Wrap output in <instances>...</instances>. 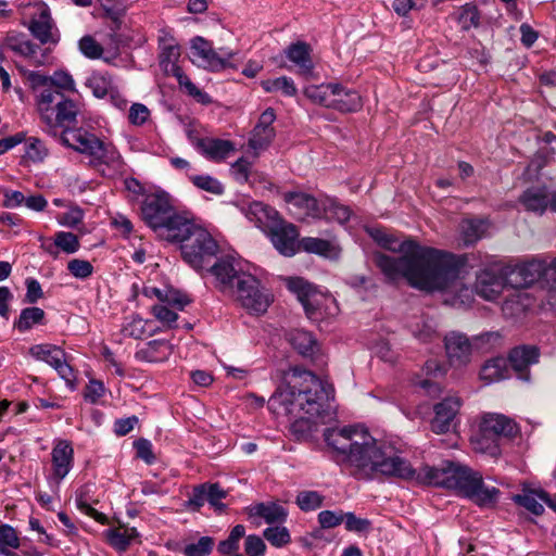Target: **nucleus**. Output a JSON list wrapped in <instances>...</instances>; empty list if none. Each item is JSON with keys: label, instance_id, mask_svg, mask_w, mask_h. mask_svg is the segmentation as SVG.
<instances>
[{"label": "nucleus", "instance_id": "obj_1", "mask_svg": "<svg viewBox=\"0 0 556 556\" xmlns=\"http://www.w3.org/2000/svg\"><path fill=\"white\" fill-rule=\"evenodd\" d=\"M327 445L358 479L397 478L421 485L455 490L479 507H493L500 490L484 483L482 475L467 466L444 460L439 466L412 467L394 446L376 440L366 429L353 426L327 429Z\"/></svg>", "mask_w": 556, "mask_h": 556}, {"label": "nucleus", "instance_id": "obj_2", "mask_svg": "<svg viewBox=\"0 0 556 556\" xmlns=\"http://www.w3.org/2000/svg\"><path fill=\"white\" fill-rule=\"evenodd\" d=\"M370 236L382 248L402 254L399 257L380 252L374 254L376 266L388 281L404 278L410 287L421 291H451L457 293L460 303L470 300L472 291L460 280V263L455 255L420 245L412 239L399 241L380 229L371 230Z\"/></svg>", "mask_w": 556, "mask_h": 556}, {"label": "nucleus", "instance_id": "obj_3", "mask_svg": "<svg viewBox=\"0 0 556 556\" xmlns=\"http://www.w3.org/2000/svg\"><path fill=\"white\" fill-rule=\"evenodd\" d=\"M328 401L323 382L311 371L294 367L286 374V384L268 400V408L276 416L288 417L295 440L306 441L317 431L329 408Z\"/></svg>", "mask_w": 556, "mask_h": 556}, {"label": "nucleus", "instance_id": "obj_4", "mask_svg": "<svg viewBox=\"0 0 556 556\" xmlns=\"http://www.w3.org/2000/svg\"><path fill=\"white\" fill-rule=\"evenodd\" d=\"M60 140L64 146L89 155L96 164H106L113 168L123 165L122 156L112 143L104 142L84 128H66Z\"/></svg>", "mask_w": 556, "mask_h": 556}, {"label": "nucleus", "instance_id": "obj_5", "mask_svg": "<svg viewBox=\"0 0 556 556\" xmlns=\"http://www.w3.org/2000/svg\"><path fill=\"white\" fill-rule=\"evenodd\" d=\"M217 251L216 241L202 227L195 229L190 239L181 244L184 260L195 269H203Z\"/></svg>", "mask_w": 556, "mask_h": 556}, {"label": "nucleus", "instance_id": "obj_6", "mask_svg": "<svg viewBox=\"0 0 556 556\" xmlns=\"http://www.w3.org/2000/svg\"><path fill=\"white\" fill-rule=\"evenodd\" d=\"M242 307L260 314L266 312L269 306V298L260 287V281L248 273H241L233 291H229Z\"/></svg>", "mask_w": 556, "mask_h": 556}, {"label": "nucleus", "instance_id": "obj_7", "mask_svg": "<svg viewBox=\"0 0 556 556\" xmlns=\"http://www.w3.org/2000/svg\"><path fill=\"white\" fill-rule=\"evenodd\" d=\"M174 212L170 198L164 192L148 194L141 204L142 219L156 232Z\"/></svg>", "mask_w": 556, "mask_h": 556}, {"label": "nucleus", "instance_id": "obj_8", "mask_svg": "<svg viewBox=\"0 0 556 556\" xmlns=\"http://www.w3.org/2000/svg\"><path fill=\"white\" fill-rule=\"evenodd\" d=\"M29 354L36 359L46 362L53 367L60 377L68 384L75 381V374L72 366L67 363L65 352L53 344H37L29 349Z\"/></svg>", "mask_w": 556, "mask_h": 556}, {"label": "nucleus", "instance_id": "obj_9", "mask_svg": "<svg viewBox=\"0 0 556 556\" xmlns=\"http://www.w3.org/2000/svg\"><path fill=\"white\" fill-rule=\"evenodd\" d=\"M519 432L517 424L509 417L489 413L485 414L480 422L481 440H491L492 442L501 438L511 439Z\"/></svg>", "mask_w": 556, "mask_h": 556}, {"label": "nucleus", "instance_id": "obj_10", "mask_svg": "<svg viewBox=\"0 0 556 556\" xmlns=\"http://www.w3.org/2000/svg\"><path fill=\"white\" fill-rule=\"evenodd\" d=\"M199 227L190 218L175 211L156 233L163 240L184 244Z\"/></svg>", "mask_w": 556, "mask_h": 556}, {"label": "nucleus", "instance_id": "obj_11", "mask_svg": "<svg viewBox=\"0 0 556 556\" xmlns=\"http://www.w3.org/2000/svg\"><path fill=\"white\" fill-rule=\"evenodd\" d=\"M267 235L280 254L293 256L299 251V231L293 224L281 219Z\"/></svg>", "mask_w": 556, "mask_h": 556}, {"label": "nucleus", "instance_id": "obj_12", "mask_svg": "<svg viewBox=\"0 0 556 556\" xmlns=\"http://www.w3.org/2000/svg\"><path fill=\"white\" fill-rule=\"evenodd\" d=\"M191 53L199 60V64L212 71H219L229 65L231 52L218 53L211 43L202 37H195L191 41Z\"/></svg>", "mask_w": 556, "mask_h": 556}, {"label": "nucleus", "instance_id": "obj_13", "mask_svg": "<svg viewBox=\"0 0 556 556\" xmlns=\"http://www.w3.org/2000/svg\"><path fill=\"white\" fill-rule=\"evenodd\" d=\"M444 348L451 365L463 366L470 362L472 345L466 334L448 332L444 337Z\"/></svg>", "mask_w": 556, "mask_h": 556}, {"label": "nucleus", "instance_id": "obj_14", "mask_svg": "<svg viewBox=\"0 0 556 556\" xmlns=\"http://www.w3.org/2000/svg\"><path fill=\"white\" fill-rule=\"evenodd\" d=\"M189 139L195 149L213 162H222L235 151V146L229 140L193 137L191 132H189Z\"/></svg>", "mask_w": 556, "mask_h": 556}, {"label": "nucleus", "instance_id": "obj_15", "mask_svg": "<svg viewBox=\"0 0 556 556\" xmlns=\"http://www.w3.org/2000/svg\"><path fill=\"white\" fill-rule=\"evenodd\" d=\"M546 263L541 260H532L517 266L509 276V282L517 288H526L532 283L545 281Z\"/></svg>", "mask_w": 556, "mask_h": 556}, {"label": "nucleus", "instance_id": "obj_16", "mask_svg": "<svg viewBox=\"0 0 556 556\" xmlns=\"http://www.w3.org/2000/svg\"><path fill=\"white\" fill-rule=\"evenodd\" d=\"M460 407V400L457 396H447L434 406V417L431 420L433 432L441 434L450 431Z\"/></svg>", "mask_w": 556, "mask_h": 556}, {"label": "nucleus", "instance_id": "obj_17", "mask_svg": "<svg viewBox=\"0 0 556 556\" xmlns=\"http://www.w3.org/2000/svg\"><path fill=\"white\" fill-rule=\"evenodd\" d=\"M289 289L296 294L309 319L318 317V293L315 288L302 278H291L288 281Z\"/></svg>", "mask_w": 556, "mask_h": 556}, {"label": "nucleus", "instance_id": "obj_18", "mask_svg": "<svg viewBox=\"0 0 556 556\" xmlns=\"http://www.w3.org/2000/svg\"><path fill=\"white\" fill-rule=\"evenodd\" d=\"M244 213L251 222L266 233L281 220L279 213L263 202L250 203Z\"/></svg>", "mask_w": 556, "mask_h": 556}, {"label": "nucleus", "instance_id": "obj_19", "mask_svg": "<svg viewBox=\"0 0 556 556\" xmlns=\"http://www.w3.org/2000/svg\"><path fill=\"white\" fill-rule=\"evenodd\" d=\"M538 359V348L532 345H522L510 351L507 363L509 362L520 379L527 381L530 378L529 366L535 364Z\"/></svg>", "mask_w": 556, "mask_h": 556}, {"label": "nucleus", "instance_id": "obj_20", "mask_svg": "<svg viewBox=\"0 0 556 556\" xmlns=\"http://www.w3.org/2000/svg\"><path fill=\"white\" fill-rule=\"evenodd\" d=\"M283 200L303 217L323 218V206L315 197L305 192H286Z\"/></svg>", "mask_w": 556, "mask_h": 556}, {"label": "nucleus", "instance_id": "obj_21", "mask_svg": "<svg viewBox=\"0 0 556 556\" xmlns=\"http://www.w3.org/2000/svg\"><path fill=\"white\" fill-rule=\"evenodd\" d=\"M503 288V278L490 269L482 270L477 276L475 291L484 300H495L502 293Z\"/></svg>", "mask_w": 556, "mask_h": 556}, {"label": "nucleus", "instance_id": "obj_22", "mask_svg": "<svg viewBox=\"0 0 556 556\" xmlns=\"http://www.w3.org/2000/svg\"><path fill=\"white\" fill-rule=\"evenodd\" d=\"M210 271L216 278L218 287L223 292L233 291L238 282V277L242 271H238L229 258H220L215 262Z\"/></svg>", "mask_w": 556, "mask_h": 556}, {"label": "nucleus", "instance_id": "obj_23", "mask_svg": "<svg viewBox=\"0 0 556 556\" xmlns=\"http://www.w3.org/2000/svg\"><path fill=\"white\" fill-rule=\"evenodd\" d=\"M63 93L52 87L43 88L37 98V108L42 121L50 127L54 125V110L62 100Z\"/></svg>", "mask_w": 556, "mask_h": 556}, {"label": "nucleus", "instance_id": "obj_24", "mask_svg": "<svg viewBox=\"0 0 556 556\" xmlns=\"http://www.w3.org/2000/svg\"><path fill=\"white\" fill-rule=\"evenodd\" d=\"M53 473L62 480L71 470L74 451L67 441H60L52 450Z\"/></svg>", "mask_w": 556, "mask_h": 556}, {"label": "nucleus", "instance_id": "obj_25", "mask_svg": "<svg viewBox=\"0 0 556 556\" xmlns=\"http://www.w3.org/2000/svg\"><path fill=\"white\" fill-rule=\"evenodd\" d=\"M288 341L303 357L314 358L319 352V345L314 336L305 330L296 329L288 333Z\"/></svg>", "mask_w": 556, "mask_h": 556}, {"label": "nucleus", "instance_id": "obj_26", "mask_svg": "<svg viewBox=\"0 0 556 556\" xmlns=\"http://www.w3.org/2000/svg\"><path fill=\"white\" fill-rule=\"evenodd\" d=\"M250 518L261 517L267 523L283 522L287 518V510L274 502L256 503L245 508Z\"/></svg>", "mask_w": 556, "mask_h": 556}, {"label": "nucleus", "instance_id": "obj_27", "mask_svg": "<svg viewBox=\"0 0 556 556\" xmlns=\"http://www.w3.org/2000/svg\"><path fill=\"white\" fill-rule=\"evenodd\" d=\"M287 58L293 62L299 72L303 75H308L313 70V62L311 59V47L304 41H298L290 45L286 50Z\"/></svg>", "mask_w": 556, "mask_h": 556}, {"label": "nucleus", "instance_id": "obj_28", "mask_svg": "<svg viewBox=\"0 0 556 556\" xmlns=\"http://www.w3.org/2000/svg\"><path fill=\"white\" fill-rule=\"evenodd\" d=\"M519 201L528 212L542 215L548 207V191L546 188H529Z\"/></svg>", "mask_w": 556, "mask_h": 556}, {"label": "nucleus", "instance_id": "obj_29", "mask_svg": "<svg viewBox=\"0 0 556 556\" xmlns=\"http://www.w3.org/2000/svg\"><path fill=\"white\" fill-rule=\"evenodd\" d=\"M332 108L341 112H356L362 109V98L357 91L352 89H345L341 85H338L336 90Z\"/></svg>", "mask_w": 556, "mask_h": 556}, {"label": "nucleus", "instance_id": "obj_30", "mask_svg": "<svg viewBox=\"0 0 556 556\" xmlns=\"http://www.w3.org/2000/svg\"><path fill=\"white\" fill-rule=\"evenodd\" d=\"M507 374V359L505 357L497 356L484 363L480 370V378L488 383H492L506 378Z\"/></svg>", "mask_w": 556, "mask_h": 556}, {"label": "nucleus", "instance_id": "obj_31", "mask_svg": "<svg viewBox=\"0 0 556 556\" xmlns=\"http://www.w3.org/2000/svg\"><path fill=\"white\" fill-rule=\"evenodd\" d=\"M336 90H338V84L312 85L304 89V94L314 103L332 108Z\"/></svg>", "mask_w": 556, "mask_h": 556}, {"label": "nucleus", "instance_id": "obj_32", "mask_svg": "<svg viewBox=\"0 0 556 556\" xmlns=\"http://www.w3.org/2000/svg\"><path fill=\"white\" fill-rule=\"evenodd\" d=\"M52 20L50 11L47 7L42 8L38 18H34L30 23L29 30L41 43H47L52 38Z\"/></svg>", "mask_w": 556, "mask_h": 556}, {"label": "nucleus", "instance_id": "obj_33", "mask_svg": "<svg viewBox=\"0 0 556 556\" xmlns=\"http://www.w3.org/2000/svg\"><path fill=\"white\" fill-rule=\"evenodd\" d=\"M108 542L117 551L124 552L131 541L138 536L135 528L118 527L105 531Z\"/></svg>", "mask_w": 556, "mask_h": 556}, {"label": "nucleus", "instance_id": "obj_34", "mask_svg": "<svg viewBox=\"0 0 556 556\" xmlns=\"http://www.w3.org/2000/svg\"><path fill=\"white\" fill-rule=\"evenodd\" d=\"M488 229V224L481 219H465L460 224V233L465 245H471L480 240Z\"/></svg>", "mask_w": 556, "mask_h": 556}, {"label": "nucleus", "instance_id": "obj_35", "mask_svg": "<svg viewBox=\"0 0 556 556\" xmlns=\"http://www.w3.org/2000/svg\"><path fill=\"white\" fill-rule=\"evenodd\" d=\"M244 535V526H235L229 536L218 544V553H220L223 556H243L242 554L239 553V542Z\"/></svg>", "mask_w": 556, "mask_h": 556}, {"label": "nucleus", "instance_id": "obj_36", "mask_svg": "<svg viewBox=\"0 0 556 556\" xmlns=\"http://www.w3.org/2000/svg\"><path fill=\"white\" fill-rule=\"evenodd\" d=\"M180 56V49L176 45L164 46L160 56V66L165 75H175L181 68L177 65Z\"/></svg>", "mask_w": 556, "mask_h": 556}, {"label": "nucleus", "instance_id": "obj_37", "mask_svg": "<svg viewBox=\"0 0 556 556\" xmlns=\"http://www.w3.org/2000/svg\"><path fill=\"white\" fill-rule=\"evenodd\" d=\"M77 104L74 101L65 98V96H63L62 100L58 102V105L54 110V125L52 127L74 122L77 116Z\"/></svg>", "mask_w": 556, "mask_h": 556}, {"label": "nucleus", "instance_id": "obj_38", "mask_svg": "<svg viewBox=\"0 0 556 556\" xmlns=\"http://www.w3.org/2000/svg\"><path fill=\"white\" fill-rule=\"evenodd\" d=\"M20 547V539L16 531L9 525L0 526V554L16 556L13 549Z\"/></svg>", "mask_w": 556, "mask_h": 556}, {"label": "nucleus", "instance_id": "obj_39", "mask_svg": "<svg viewBox=\"0 0 556 556\" xmlns=\"http://www.w3.org/2000/svg\"><path fill=\"white\" fill-rule=\"evenodd\" d=\"M45 318V312L40 307H26L21 312L18 320L14 326L24 332L36 324H41Z\"/></svg>", "mask_w": 556, "mask_h": 556}, {"label": "nucleus", "instance_id": "obj_40", "mask_svg": "<svg viewBox=\"0 0 556 556\" xmlns=\"http://www.w3.org/2000/svg\"><path fill=\"white\" fill-rule=\"evenodd\" d=\"M275 136V129H260L254 127L249 139V147L258 153L269 147Z\"/></svg>", "mask_w": 556, "mask_h": 556}, {"label": "nucleus", "instance_id": "obj_41", "mask_svg": "<svg viewBox=\"0 0 556 556\" xmlns=\"http://www.w3.org/2000/svg\"><path fill=\"white\" fill-rule=\"evenodd\" d=\"M87 86L97 98H104L114 85L109 76L102 73H93L88 78Z\"/></svg>", "mask_w": 556, "mask_h": 556}, {"label": "nucleus", "instance_id": "obj_42", "mask_svg": "<svg viewBox=\"0 0 556 556\" xmlns=\"http://www.w3.org/2000/svg\"><path fill=\"white\" fill-rule=\"evenodd\" d=\"M262 87L267 92L278 91L280 90L283 94L288 97H293L296 94V87L292 79L282 76L276 79H267L262 81Z\"/></svg>", "mask_w": 556, "mask_h": 556}, {"label": "nucleus", "instance_id": "obj_43", "mask_svg": "<svg viewBox=\"0 0 556 556\" xmlns=\"http://www.w3.org/2000/svg\"><path fill=\"white\" fill-rule=\"evenodd\" d=\"M541 492L535 491H523L522 494H518L514 496V501L531 511L534 515H541L544 510L543 505L538 501L540 498Z\"/></svg>", "mask_w": 556, "mask_h": 556}, {"label": "nucleus", "instance_id": "obj_44", "mask_svg": "<svg viewBox=\"0 0 556 556\" xmlns=\"http://www.w3.org/2000/svg\"><path fill=\"white\" fill-rule=\"evenodd\" d=\"M318 255H328L331 251V243L325 239L305 237L300 240L299 250Z\"/></svg>", "mask_w": 556, "mask_h": 556}, {"label": "nucleus", "instance_id": "obj_45", "mask_svg": "<svg viewBox=\"0 0 556 556\" xmlns=\"http://www.w3.org/2000/svg\"><path fill=\"white\" fill-rule=\"evenodd\" d=\"M323 217L344 224L351 218V210L334 201H329L328 204L324 203Z\"/></svg>", "mask_w": 556, "mask_h": 556}, {"label": "nucleus", "instance_id": "obj_46", "mask_svg": "<svg viewBox=\"0 0 556 556\" xmlns=\"http://www.w3.org/2000/svg\"><path fill=\"white\" fill-rule=\"evenodd\" d=\"M160 350L167 351L168 345L163 341L153 340L150 341L146 348L141 349L136 353V357L148 362H159L166 357V354L157 355Z\"/></svg>", "mask_w": 556, "mask_h": 556}, {"label": "nucleus", "instance_id": "obj_47", "mask_svg": "<svg viewBox=\"0 0 556 556\" xmlns=\"http://www.w3.org/2000/svg\"><path fill=\"white\" fill-rule=\"evenodd\" d=\"M458 23L463 30H469L471 27H478L480 25V13L475 4L467 3L462 7Z\"/></svg>", "mask_w": 556, "mask_h": 556}, {"label": "nucleus", "instance_id": "obj_48", "mask_svg": "<svg viewBox=\"0 0 556 556\" xmlns=\"http://www.w3.org/2000/svg\"><path fill=\"white\" fill-rule=\"evenodd\" d=\"M177 80H178V84L181 88H185L186 92L191 96L192 98H194L198 102L200 103H210L211 102V99L208 97V94H206L205 92L201 91L190 79L189 77L182 72V70H180L179 72H177L175 75H174Z\"/></svg>", "mask_w": 556, "mask_h": 556}, {"label": "nucleus", "instance_id": "obj_49", "mask_svg": "<svg viewBox=\"0 0 556 556\" xmlns=\"http://www.w3.org/2000/svg\"><path fill=\"white\" fill-rule=\"evenodd\" d=\"M192 184L201 190L219 195L224 192V186L214 177L208 175H194L190 177Z\"/></svg>", "mask_w": 556, "mask_h": 556}, {"label": "nucleus", "instance_id": "obj_50", "mask_svg": "<svg viewBox=\"0 0 556 556\" xmlns=\"http://www.w3.org/2000/svg\"><path fill=\"white\" fill-rule=\"evenodd\" d=\"M54 245L68 254L77 252L80 248L78 237L66 231L55 233Z\"/></svg>", "mask_w": 556, "mask_h": 556}, {"label": "nucleus", "instance_id": "obj_51", "mask_svg": "<svg viewBox=\"0 0 556 556\" xmlns=\"http://www.w3.org/2000/svg\"><path fill=\"white\" fill-rule=\"evenodd\" d=\"M264 538L274 546L281 547L290 541V533L285 527H269L263 533Z\"/></svg>", "mask_w": 556, "mask_h": 556}, {"label": "nucleus", "instance_id": "obj_52", "mask_svg": "<svg viewBox=\"0 0 556 556\" xmlns=\"http://www.w3.org/2000/svg\"><path fill=\"white\" fill-rule=\"evenodd\" d=\"M47 155L48 150L43 142L37 138H29L28 142L26 143L24 157L34 163H37L43 161Z\"/></svg>", "mask_w": 556, "mask_h": 556}, {"label": "nucleus", "instance_id": "obj_53", "mask_svg": "<svg viewBox=\"0 0 556 556\" xmlns=\"http://www.w3.org/2000/svg\"><path fill=\"white\" fill-rule=\"evenodd\" d=\"M324 497L316 491H303L296 496V504L302 510H313L321 506Z\"/></svg>", "mask_w": 556, "mask_h": 556}, {"label": "nucleus", "instance_id": "obj_54", "mask_svg": "<svg viewBox=\"0 0 556 556\" xmlns=\"http://www.w3.org/2000/svg\"><path fill=\"white\" fill-rule=\"evenodd\" d=\"M214 540L210 536H202L197 543L185 547L186 556H208L213 549Z\"/></svg>", "mask_w": 556, "mask_h": 556}, {"label": "nucleus", "instance_id": "obj_55", "mask_svg": "<svg viewBox=\"0 0 556 556\" xmlns=\"http://www.w3.org/2000/svg\"><path fill=\"white\" fill-rule=\"evenodd\" d=\"M68 271L76 278L85 279L92 275L93 266L89 261L74 258L67 263Z\"/></svg>", "mask_w": 556, "mask_h": 556}, {"label": "nucleus", "instance_id": "obj_56", "mask_svg": "<svg viewBox=\"0 0 556 556\" xmlns=\"http://www.w3.org/2000/svg\"><path fill=\"white\" fill-rule=\"evenodd\" d=\"M205 484L206 501L217 510H223L225 505L220 503L222 498L226 497V491H224L218 483Z\"/></svg>", "mask_w": 556, "mask_h": 556}, {"label": "nucleus", "instance_id": "obj_57", "mask_svg": "<svg viewBox=\"0 0 556 556\" xmlns=\"http://www.w3.org/2000/svg\"><path fill=\"white\" fill-rule=\"evenodd\" d=\"M79 49L91 59L100 58L103 53V48L91 36H85L79 40Z\"/></svg>", "mask_w": 556, "mask_h": 556}, {"label": "nucleus", "instance_id": "obj_58", "mask_svg": "<svg viewBox=\"0 0 556 556\" xmlns=\"http://www.w3.org/2000/svg\"><path fill=\"white\" fill-rule=\"evenodd\" d=\"M344 520L342 511L334 513L331 510H323L318 514V521L323 529H330L341 525Z\"/></svg>", "mask_w": 556, "mask_h": 556}, {"label": "nucleus", "instance_id": "obj_59", "mask_svg": "<svg viewBox=\"0 0 556 556\" xmlns=\"http://www.w3.org/2000/svg\"><path fill=\"white\" fill-rule=\"evenodd\" d=\"M266 551L264 541L258 535H248L244 542V552L248 556H263Z\"/></svg>", "mask_w": 556, "mask_h": 556}, {"label": "nucleus", "instance_id": "obj_60", "mask_svg": "<svg viewBox=\"0 0 556 556\" xmlns=\"http://www.w3.org/2000/svg\"><path fill=\"white\" fill-rule=\"evenodd\" d=\"M125 337L140 339L146 332V323L142 318L135 317L122 329Z\"/></svg>", "mask_w": 556, "mask_h": 556}, {"label": "nucleus", "instance_id": "obj_61", "mask_svg": "<svg viewBox=\"0 0 556 556\" xmlns=\"http://www.w3.org/2000/svg\"><path fill=\"white\" fill-rule=\"evenodd\" d=\"M427 0H394L393 9L401 15H407L412 10H420L425 8Z\"/></svg>", "mask_w": 556, "mask_h": 556}, {"label": "nucleus", "instance_id": "obj_62", "mask_svg": "<svg viewBox=\"0 0 556 556\" xmlns=\"http://www.w3.org/2000/svg\"><path fill=\"white\" fill-rule=\"evenodd\" d=\"M345 528L348 531L365 532L370 528V521L356 517L353 513L344 514Z\"/></svg>", "mask_w": 556, "mask_h": 556}, {"label": "nucleus", "instance_id": "obj_63", "mask_svg": "<svg viewBox=\"0 0 556 556\" xmlns=\"http://www.w3.org/2000/svg\"><path fill=\"white\" fill-rule=\"evenodd\" d=\"M74 80L71 75L65 72H56L50 77L49 87L62 90H74Z\"/></svg>", "mask_w": 556, "mask_h": 556}, {"label": "nucleus", "instance_id": "obj_64", "mask_svg": "<svg viewBox=\"0 0 556 556\" xmlns=\"http://www.w3.org/2000/svg\"><path fill=\"white\" fill-rule=\"evenodd\" d=\"M153 315L161 323L172 326L178 318L177 313L173 312L165 304L154 305L152 308Z\"/></svg>", "mask_w": 556, "mask_h": 556}]
</instances>
